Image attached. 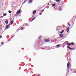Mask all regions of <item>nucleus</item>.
Here are the masks:
<instances>
[{"instance_id":"393cba45","label":"nucleus","mask_w":76,"mask_h":76,"mask_svg":"<svg viewBox=\"0 0 76 76\" xmlns=\"http://www.w3.org/2000/svg\"><path fill=\"white\" fill-rule=\"evenodd\" d=\"M2 38V36L1 35H0V39L1 38Z\"/></svg>"},{"instance_id":"7c9ffc66","label":"nucleus","mask_w":76,"mask_h":76,"mask_svg":"<svg viewBox=\"0 0 76 76\" xmlns=\"http://www.w3.org/2000/svg\"><path fill=\"white\" fill-rule=\"evenodd\" d=\"M32 18H33V16H32Z\"/></svg>"},{"instance_id":"bb28decb","label":"nucleus","mask_w":76,"mask_h":76,"mask_svg":"<svg viewBox=\"0 0 76 76\" xmlns=\"http://www.w3.org/2000/svg\"><path fill=\"white\" fill-rule=\"evenodd\" d=\"M3 16H1L0 17V18H3Z\"/></svg>"},{"instance_id":"6e6552de","label":"nucleus","mask_w":76,"mask_h":76,"mask_svg":"<svg viewBox=\"0 0 76 76\" xmlns=\"http://www.w3.org/2000/svg\"><path fill=\"white\" fill-rule=\"evenodd\" d=\"M13 22H14L13 21H12L10 22V24H11V25H12V24H13Z\"/></svg>"},{"instance_id":"423d86ee","label":"nucleus","mask_w":76,"mask_h":76,"mask_svg":"<svg viewBox=\"0 0 76 76\" xmlns=\"http://www.w3.org/2000/svg\"><path fill=\"white\" fill-rule=\"evenodd\" d=\"M67 48H69V49H70V50H73V48L70 47H69V46H67Z\"/></svg>"},{"instance_id":"dca6fc26","label":"nucleus","mask_w":76,"mask_h":76,"mask_svg":"<svg viewBox=\"0 0 76 76\" xmlns=\"http://www.w3.org/2000/svg\"><path fill=\"white\" fill-rule=\"evenodd\" d=\"M6 15H7V14L6 13L4 14L3 15V16L4 17L5 16H6Z\"/></svg>"},{"instance_id":"b1692460","label":"nucleus","mask_w":76,"mask_h":76,"mask_svg":"<svg viewBox=\"0 0 76 76\" xmlns=\"http://www.w3.org/2000/svg\"><path fill=\"white\" fill-rule=\"evenodd\" d=\"M24 1L25 2L23 3V4H24V3H25V2H26V0H25Z\"/></svg>"},{"instance_id":"412c9836","label":"nucleus","mask_w":76,"mask_h":76,"mask_svg":"<svg viewBox=\"0 0 76 76\" xmlns=\"http://www.w3.org/2000/svg\"><path fill=\"white\" fill-rule=\"evenodd\" d=\"M1 44H2V45H3L4 44V43L3 42H1Z\"/></svg>"},{"instance_id":"6ab92c4d","label":"nucleus","mask_w":76,"mask_h":76,"mask_svg":"<svg viewBox=\"0 0 76 76\" xmlns=\"http://www.w3.org/2000/svg\"><path fill=\"white\" fill-rule=\"evenodd\" d=\"M60 1V0H56V1L57 2H58V1Z\"/></svg>"},{"instance_id":"7ed1b4c3","label":"nucleus","mask_w":76,"mask_h":76,"mask_svg":"<svg viewBox=\"0 0 76 76\" xmlns=\"http://www.w3.org/2000/svg\"><path fill=\"white\" fill-rule=\"evenodd\" d=\"M44 41H45V42H49V41H50V40L48 39H45Z\"/></svg>"},{"instance_id":"f8f14e48","label":"nucleus","mask_w":76,"mask_h":76,"mask_svg":"<svg viewBox=\"0 0 76 76\" xmlns=\"http://www.w3.org/2000/svg\"><path fill=\"white\" fill-rule=\"evenodd\" d=\"M29 2L31 3L32 2V0H29Z\"/></svg>"},{"instance_id":"473e14b6","label":"nucleus","mask_w":76,"mask_h":76,"mask_svg":"<svg viewBox=\"0 0 76 76\" xmlns=\"http://www.w3.org/2000/svg\"><path fill=\"white\" fill-rule=\"evenodd\" d=\"M70 22H69V23H70Z\"/></svg>"},{"instance_id":"a878e982","label":"nucleus","mask_w":76,"mask_h":76,"mask_svg":"<svg viewBox=\"0 0 76 76\" xmlns=\"http://www.w3.org/2000/svg\"><path fill=\"white\" fill-rule=\"evenodd\" d=\"M64 30H62V33H63V32H64Z\"/></svg>"},{"instance_id":"aec40b11","label":"nucleus","mask_w":76,"mask_h":76,"mask_svg":"<svg viewBox=\"0 0 76 76\" xmlns=\"http://www.w3.org/2000/svg\"><path fill=\"white\" fill-rule=\"evenodd\" d=\"M44 10L43 9L42 10H41V12H44Z\"/></svg>"},{"instance_id":"39448f33","label":"nucleus","mask_w":76,"mask_h":76,"mask_svg":"<svg viewBox=\"0 0 76 76\" xmlns=\"http://www.w3.org/2000/svg\"><path fill=\"white\" fill-rule=\"evenodd\" d=\"M70 29V28L69 27H68L66 30V31H67V32H69V29Z\"/></svg>"},{"instance_id":"f3484780","label":"nucleus","mask_w":76,"mask_h":76,"mask_svg":"<svg viewBox=\"0 0 76 76\" xmlns=\"http://www.w3.org/2000/svg\"><path fill=\"white\" fill-rule=\"evenodd\" d=\"M35 18H33L31 20V21H33V20H34V19H35Z\"/></svg>"},{"instance_id":"5701e85b","label":"nucleus","mask_w":76,"mask_h":76,"mask_svg":"<svg viewBox=\"0 0 76 76\" xmlns=\"http://www.w3.org/2000/svg\"><path fill=\"white\" fill-rule=\"evenodd\" d=\"M68 25H69V26H70V23H68Z\"/></svg>"},{"instance_id":"f03ea898","label":"nucleus","mask_w":76,"mask_h":76,"mask_svg":"<svg viewBox=\"0 0 76 76\" xmlns=\"http://www.w3.org/2000/svg\"><path fill=\"white\" fill-rule=\"evenodd\" d=\"M19 14H20V10H18L16 13V15H19Z\"/></svg>"},{"instance_id":"4be33fe9","label":"nucleus","mask_w":76,"mask_h":76,"mask_svg":"<svg viewBox=\"0 0 76 76\" xmlns=\"http://www.w3.org/2000/svg\"><path fill=\"white\" fill-rule=\"evenodd\" d=\"M54 6H55V4H52V7H54Z\"/></svg>"},{"instance_id":"2f4dec72","label":"nucleus","mask_w":76,"mask_h":76,"mask_svg":"<svg viewBox=\"0 0 76 76\" xmlns=\"http://www.w3.org/2000/svg\"><path fill=\"white\" fill-rule=\"evenodd\" d=\"M11 19H12V18H11V19H10V20H11Z\"/></svg>"},{"instance_id":"c85d7f7f","label":"nucleus","mask_w":76,"mask_h":76,"mask_svg":"<svg viewBox=\"0 0 76 76\" xmlns=\"http://www.w3.org/2000/svg\"><path fill=\"white\" fill-rule=\"evenodd\" d=\"M39 15H41V13H39Z\"/></svg>"},{"instance_id":"4468645a","label":"nucleus","mask_w":76,"mask_h":76,"mask_svg":"<svg viewBox=\"0 0 76 76\" xmlns=\"http://www.w3.org/2000/svg\"><path fill=\"white\" fill-rule=\"evenodd\" d=\"M41 38H42V36H40L39 38H38V39H41Z\"/></svg>"},{"instance_id":"0eeeda50","label":"nucleus","mask_w":76,"mask_h":76,"mask_svg":"<svg viewBox=\"0 0 76 76\" xmlns=\"http://www.w3.org/2000/svg\"><path fill=\"white\" fill-rule=\"evenodd\" d=\"M6 28H7V29H8V28H9V25H7V26H6Z\"/></svg>"},{"instance_id":"1a4fd4ad","label":"nucleus","mask_w":76,"mask_h":76,"mask_svg":"<svg viewBox=\"0 0 76 76\" xmlns=\"http://www.w3.org/2000/svg\"><path fill=\"white\" fill-rule=\"evenodd\" d=\"M67 45H68V46H70L71 45V43H69L67 44Z\"/></svg>"},{"instance_id":"cd10ccee","label":"nucleus","mask_w":76,"mask_h":76,"mask_svg":"<svg viewBox=\"0 0 76 76\" xmlns=\"http://www.w3.org/2000/svg\"><path fill=\"white\" fill-rule=\"evenodd\" d=\"M23 29V28H21L20 29H21V30H22V29Z\"/></svg>"},{"instance_id":"20e7f679","label":"nucleus","mask_w":76,"mask_h":76,"mask_svg":"<svg viewBox=\"0 0 76 76\" xmlns=\"http://www.w3.org/2000/svg\"><path fill=\"white\" fill-rule=\"evenodd\" d=\"M36 12H37V11L36 10H35L33 12V14L35 15V13H36Z\"/></svg>"},{"instance_id":"a211bd4d","label":"nucleus","mask_w":76,"mask_h":76,"mask_svg":"<svg viewBox=\"0 0 76 76\" xmlns=\"http://www.w3.org/2000/svg\"><path fill=\"white\" fill-rule=\"evenodd\" d=\"M8 12L10 13H12V11H10V10H9Z\"/></svg>"},{"instance_id":"f257e3e1","label":"nucleus","mask_w":76,"mask_h":76,"mask_svg":"<svg viewBox=\"0 0 76 76\" xmlns=\"http://www.w3.org/2000/svg\"><path fill=\"white\" fill-rule=\"evenodd\" d=\"M69 66H70V63L68 62L67 64V68L66 69L67 71L68 72V73L70 74V73H71L72 72V71L70 69V68L69 67Z\"/></svg>"},{"instance_id":"c756f323","label":"nucleus","mask_w":76,"mask_h":76,"mask_svg":"<svg viewBox=\"0 0 76 76\" xmlns=\"http://www.w3.org/2000/svg\"><path fill=\"white\" fill-rule=\"evenodd\" d=\"M50 5V4H48V6Z\"/></svg>"},{"instance_id":"ddd939ff","label":"nucleus","mask_w":76,"mask_h":76,"mask_svg":"<svg viewBox=\"0 0 76 76\" xmlns=\"http://www.w3.org/2000/svg\"><path fill=\"white\" fill-rule=\"evenodd\" d=\"M71 45H75V43H74L73 42H72L71 43Z\"/></svg>"},{"instance_id":"9d476101","label":"nucleus","mask_w":76,"mask_h":76,"mask_svg":"<svg viewBox=\"0 0 76 76\" xmlns=\"http://www.w3.org/2000/svg\"><path fill=\"white\" fill-rule=\"evenodd\" d=\"M8 23H9V21L6 20L5 21V23H6V24H8Z\"/></svg>"},{"instance_id":"9b49d317","label":"nucleus","mask_w":76,"mask_h":76,"mask_svg":"<svg viewBox=\"0 0 76 76\" xmlns=\"http://www.w3.org/2000/svg\"><path fill=\"white\" fill-rule=\"evenodd\" d=\"M63 37V34H61L60 35V37H61V38H62Z\"/></svg>"},{"instance_id":"2eb2a0df","label":"nucleus","mask_w":76,"mask_h":76,"mask_svg":"<svg viewBox=\"0 0 76 76\" xmlns=\"http://www.w3.org/2000/svg\"><path fill=\"white\" fill-rule=\"evenodd\" d=\"M61 45H56V47H60Z\"/></svg>"}]
</instances>
